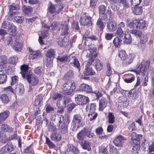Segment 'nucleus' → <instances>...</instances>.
<instances>
[{
  "mask_svg": "<svg viewBox=\"0 0 154 154\" xmlns=\"http://www.w3.org/2000/svg\"><path fill=\"white\" fill-rule=\"evenodd\" d=\"M64 8V6L62 3L55 5L50 2L48 7V12L51 14H53V16H54L56 14H58Z\"/></svg>",
  "mask_w": 154,
  "mask_h": 154,
  "instance_id": "obj_1",
  "label": "nucleus"
},
{
  "mask_svg": "<svg viewBox=\"0 0 154 154\" xmlns=\"http://www.w3.org/2000/svg\"><path fill=\"white\" fill-rule=\"evenodd\" d=\"M76 88L74 82H66L63 85V93L66 95H71L75 91Z\"/></svg>",
  "mask_w": 154,
  "mask_h": 154,
  "instance_id": "obj_2",
  "label": "nucleus"
},
{
  "mask_svg": "<svg viewBox=\"0 0 154 154\" xmlns=\"http://www.w3.org/2000/svg\"><path fill=\"white\" fill-rule=\"evenodd\" d=\"M96 107V103H93L88 104L86 106L85 109L89 113L88 116L90 121L94 120L97 116V113L95 112Z\"/></svg>",
  "mask_w": 154,
  "mask_h": 154,
  "instance_id": "obj_3",
  "label": "nucleus"
},
{
  "mask_svg": "<svg viewBox=\"0 0 154 154\" xmlns=\"http://www.w3.org/2000/svg\"><path fill=\"white\" fill-rule=\"evenodd\" d=\"M147 26L146 22L142 19H135L128 23V27L131 29H134L135 27L136 29H142L146 28Z\"/></svg>",
  "mask_w": 154,
  "mask_h": 154,
  "instance_id": "obj_4",
  "label": "nucleus"
},
{
  "mask_svg": "<svg viewBox=\"0 0 154 154\" xmlns=\"http://www.w3.org/2000/svg\"><path fill=\"white\" fill-rule=\"evenodd\" d=\"M98 9L100 17H103L105 16L106 18H109V19H112V12L109 7L107 8L106 13V7L104 5H100L98 7Z\"/></svg>",
  "mask_w": 154,
  "mask_h": 154,
  "instance_id": "obj_5",
  "label": "nucleus"
},
{
  "mask_svg": "<svg viewBox=\"0 0 154 154\" xmlns=\"http://www.w3.org/2000/svg\"><path fill=\"white\" fill-rule=\"evenodd\" d=\"M95 74V72L91 66H85V71L82 78L85 80H89V76L94 75Z\"/></svg>",
  "mask_w": 154,
  "mask_h": 154,
  "instance_id": "obj_6",
  "label": "nucleus"
},
{
  "mask_svg": "<svg viewBox=\"0 0 154 154\" xmlns=\"http://www.w3.org/2000/svg\"><path fill=\"white\" fill-rule=\"evenodd\" d=\"M89 99L87 96L81 94H77L75 97V101L79 105H84L89 102Z\"/></svg>",
  "mask_w": 154,
  "mask_h": 154,
  "instance_id": "obj_7",
  "label": "nucleus"
},
{
  "mask_svg": "<svg viewBox=\"0 0 154 154\" xmlns=\"http://www.w3.org/2000/svg\"><path fill=\"white\" fill-rule=\"evenodd\" d=\"M91 17L88 15H86V13L83 14L80 17L79 22L81 25L89 26L91 23Z\"/></svg>",
  "mask_w": 154,
  "mask_h": 154,
  "instance_id": "obj_8",
  "label": "nucleus"
},
{
  "mask_svg": "<svg viewBox=\"0 0 154 154\" xmlns=\"http://www.w3.org/2000/svg\"><path fill=\"white\" fill-rule=\"evenodd\" d=\"M110 19L109 18L106 17L105 16L103 17H100L97 19L96 23V25L97 27L99 29V30H100L101 32L100 35V38L101 34L103 32V29L105 26V24L103 22V20L106 21Z\"/></svg>",
  "mask_w": 154,
  "mask_h": 154,
  "instance_id": "obj_9",
  "label": "nucleus"
},
{
  "mask_svg": "<svg viewBox=\"0 0 154 154\" xmlns=\"http://www.w3.org/2000/svg\"><path fill=\"white\" fill-rule=\"evenodd\" d=\"M52 132L50 135L51 140L54 142H58L62 139L61 135L57 132V129L55 127H53Z\"/></svg>",
  "mask_w": 154,
  "mask_h": 154,
  "instance_id": "obj_10",
  "label": "nucleus"
},
{
  "mask_svg": "<svg viewBox=\"0 0 154 154\" xmlns=\"http://www.w3.org/2000/svg\"><path fill=\"white\" fill-rule=\"evenodd\" d=\"M28 76L25 78L26 79L27 81L31 86H35L39 82V79L35 75H32L31 74H28Z\"/></svg>",
  "mask_w": 154,
  "mask_h": 154,
  "instance_id": "obj_11",
  "label": "nucleus"
},
{
  "mask_svg": "<svg viewBox=\"0 0 154 154\" xmlns=\"http://www.w3.org/2000/svg\"><path fill=\"white\" fill-rule=\"evenodd\" d=\"M60 123L59 129L61 133L64 134L68 133V127L69 122L65 119L62 122L60 119L59 121Z\"/></svg>",
  "mask_w": 154,
  "mask_h": 154,
  "instance_id": "obj_12",
  "label": "nucleus"
},
{
  "mask_svg": "<svg viewBox=\"0 0 154 154\" xmlns=\"http://www.w3.org/2000/svg\"><path fill=\"white\" fill-rule=\"evenodd\" d=\"M14 147L12 143L11 142L8 143L0 149V152L2 154H6L11 152L14 149Z\"/></svg>",
  "mask_w": 154,
  "mask_h": 154,
  "instance_id": "obj_13",
  "label": "nucleus"
},
{
  "mask_svg": "<svg viewBox=\"0 0 154 154\" xmlns=\"http://www.w3.org/2000/svg\"><path fill=\"white\" fill-rule=\"evenodd\" d=\"M139 45L141 50H144L146 47V44L148 42V38L146 34H143L140 37Z\"/></svg>",
  "mask_w": 154,
  "mask_h": 154,
  "instance_id": "obj_14",
  "label": "nucleus"
},
{
  "mask_svg": "<svg viewBox=\"0 0 154 154\" xmlns=\"http://www.w3.org/2000/svg\"><path fill=\"white\" fill-rule=\"evenodd\" d=\"M131 143L134 145L140 144V139L142 138L143 135L142 134H137L135 132H133L131 135Z\"/></svg>",
  "mask_w": 154,
  "mask_h": 154,
  "instance_id": "obj_15",
  "label": "nucleus"
},
{
  "mask_svg": "<svg viewBox=\"0 0 154 154\" xmlns=\"http://www.w3.org/2000/svg\"><path fill=\"white\" fill-rule=\"evenodd\" d=\"M29 68L28 65L26 64H23L20 66L21 72L20 73L23 78H25L29 75L28 74H31L30 72L28 71Z\"/></svg>",
  "mask_w": 154,
  "mask_h": 154,
  "instance_id": "obj_16",
  "label": "nucleus"
},
{
  "mask_svg": "<svg viewBox=\"0 0 154 154\" xmlns=\"http://www.w3.org/2000/svg\"><path fill=\"white\" fill-rule=\"evenodd\" d=\"M150 63V62L149 60L145 61L143 63V66L142 64L140 67L139 69V72H140L142 75L143 76L145 75V72H146L147 70L149 69Z\"/></svg>",
  "mask_w": 154,
  "mask_h": 154,
  "instance_id": "obj_17",
  "label": "nucleus"
},
{
  "mask_svg": "<svg viewBox=\"0 0 154 154\" xmlns=\"http://www.w3.org/2000/svg\"><path fill=\"white\" fill-rule=\"evenodd\" d=\"M135 57L134 54H130L125 57V59L122 60L123 64L125 66L131 64Z\"/></svg>",
  "mask_w": 154,
  "mask_h": 154,
  "instance_id": "obj_18",
  "label": "nucleus"
},
{
  "mask_svg": "<svg viewBox=\"0 0 154 154\" xmlns=\"http://www.w3.org/2000/svg\"><path fill=\"white\" fill-rule=\"evenodd\" d=\"M125 139L124 137L121 135H119L115 138L113 141L115 145L117 146H123L124 141Z\"/></svg>",
  "mask_w": 154,
  "mask_h": 154,
  "instance_id": "obj_19",
  "label": "nucleus"
},
{
  "mask_svg": "<svg viewBox=\"0 0 154 154\" xmlns=\"http://www.w3.org/2000/svg\"><path fill=\"white\" fill-rule=\"evenodd\" d=\"M70 62V64H73V66L78 69L79 70L80 69V63L77 58L75 56H72L71 57H69V59L68 62Z\"/></svg>",
  "mask_w": 154,
  "mask_h": 154,
  "instance_id": "obj_20",
  "label": "nucleus"
},
{
  "mask_svg": "<svg viewBox=\"0 0 154 154\" xmlns=\"http://www.w3.org/2000/svg\"><path fill=\"white\" fill-rule=\"evenodd\" d=\"M11 46L15 51H20L22 48V43L18 39L16 40L14 43L11 44Z\"/></svg>",
  "mask_w": 154,
  "mask_h": 154,
  "instance_id": "obj_21",
  "label": "nucleus"
},
{
  "mask_svg": "<svg viewBox=\"0 0 154 154\" xmlns=\"http://www.w3.org/2000/svg\"><path fill=\"white\" fill-rule=\"evenodd\" d=\"M79 89L80 91H85L88 93H91L92 91L91 86L85 83L81 84L79 86Z\"/></svg>",
  "mask_w": 154,
  "mask_h": 154,
  "instance_id": "obj_22",
  "label": "nucleus"
},
{
  "mask_svg": "<svg viewBox=\"0 0 154 154\" xmlns=\"http://www.w3.org/2000/svg\"><path fill=\"white\" fill-rule=\"evenodd\" d=\"M69 20H68V23L66 21H64L63 24H62L61 26L62 27L61 29L62 32L60 34L61 35H68L69 33L68 30L69 29L68 27V23H69Z\"/></svg>",
  "mask_w": 154,
  "mask_h": 154,
  "instance_id": "obj_23",
  "label": "nucleus"
},
{
  "mask_svg": "<svg viewBox=\"0 0 154 154\" xmlns=\"http://www.w3.org/2000/svg\"><path fill=\"white\" fill-rule=\"evenodd\" d=\"M139 92L137 91L131 90L130 91H126V96L128 97H132L134 99L137 98L139 96Z\"/></svg>",
  "mask_w": 154,
  "mask_h": 154,
  "instance_id": "obj_24",
  "label": "nucleus"
},
{
  "mask_svg": "<svg viewBox=\"0 0 154 154\" xmlns=\"http://www.w3.org/2000/svg\"><path fill=\"white\" fill-rule=\"evenodd\" d=\"M107 101L105 98L102 97L99 100V110L102 111L106 107Z\"/></svg>",
  "mask_w": 154,
  "mask_h": 154,
  "instance_id": "obj_25",
  "label": "nucleus"
},
{
  "mask_svg": "<svg viewBox=\"0 0 154 154\" xmlns=\"http://www.w3.org/2000/svg\"><path fill=\"white\" fill-rule=\"evenodd\" d=\"M10 114V112L8 110H6L0 113V124H2L6 120Z\"/></svg>",
  "mask_w": 154,
  "mask_h": 154,
  "instance_id": "obj_26",
  "label": "nucleus"
},
{
  "mask_svg": "<svg viewBox=\"0 0 154 154\" xmlns=\"http://www.w3.org/2000/svg\"><path fill=\"white\" fill-rule=\"evenodd\" d=\"M22 10L25 15L27 16L31 14L33 11L32 7L29 6L23 5Z\"/></svg>",
  "mask_w": 154,
  "mask_h": 154,
  "instance_id": "obj_27",
  "label": "nucleus"
},
{
  "mask_svg": "<svg viewBox=\"0 0 154 154\" xmlns=\"http://www.w3.org/2000/svg\"><path fill=\"white\" fill-rule=\"evenodd\" d=\"M80 145L83 149L87 150L88 151L91 150L90 146V142L87 140H85L81 142Z\"/></svg>",
  "mask_w": 154,
  "mask_h": 154,
  "instance_id": "obj_28",
  "label": "nucleus"
},
{
  "mask_svg": "<svg viewBox=\"0 0 154 154\" xmlns=\"http://www.w3.org/2000/svg\"><path fill=\"white\" fill-rule=\"evenodd\" d=\"M74 73L72 70H69L64 75L62 78L63 80H69L74 77Z\"/></svg>",
  "mask_w": 154,
  "mask_h": 154,
  "instance_id": "obj_29",
  "label": "nucleus"
},
{
  "mask_svg": "<svg viewBox=\"0 0 154 154\" xmlns=\"http://www.w3.org/2000/svg\"><path fill=\"white\" fill-rule=\"evenodd\" d=\"M1 129L3 132L9 133L13 132L14 130V129L11 127L5 124L1 125Z\"/></svg>",
  "mask_w": 154,
  "mask_h": 154,
  "instance_id": "obj_30",
  "label": "nucleus"
},
{
  "mask_svg": "<svg viewBox=\"0 0 154 154\" xmlns=\"http://www.w3.org/2000/svg\"><path fill=\"white\" fill-rule=\"evenodd\" d=\"M94 66L97 71H100L103 67V62L98 59H96L94 63Z\"/></svg>",
  "mask_w": 154,
  "mask_h": 154,
  "instance_id": "obj_31",
  "label": "nucleus"
},
{
  "mask_svg": "<svg viewBox=\"0 0 154 154\" xmlns=\"http://www.w3.org/2000/svg\"><path fill=\"white\" fill-rule=\"evenodd\" d=\"M30 54L32 56V59H35L41 55V53L39 50L33 51L30 48H29Z\"/></svg>",
  "mask_w": 154,
  "mask_h": 154,
  "instance_id": "obj_32",
  "label": "nucleus"
},
{
  "mask_svg": "<svg viewBox=\"0 0 154 154\" xmlns=\"http://www.w3.org/2000/svg\"><path fill=\"white\" fill-rule=\"evenodd\" d=\"M82 120V117L79 114H76L74 116L72 122L75 126L76 125H79L81 123Z\"/></svg>",
  "mask_w": 154,
  "mask_h": 154,
  "instance_id": "obj_33",
  "label": "nucleus"
},
{
  "mask_svg": "<svg viewBox=\"0 0 154 154\" xmlns=\"http://www.w3.org/2000/svg\"><path fill=\"white\" fill-rule=\"evenodd\" d=\"M133 13L136 15H139L143 12L142 7L141 6H135L132 8Z\"/></svg>",
  "mask_w": 154,
  "mask_h": 154,
  "instance_id": "obj_34",
  "label": "nucleus"
},
{
  "mask_svg": "<svg viewBox=\"0 0 154 154\" xmlns=\"http://www.w3.org/2000/svg\"><path fill=\"white\" fill-rule=\"evenodd\" d=\"M85 136L89 138H92L94 135V133L91 132V129H89L87 127L84 128L82 130Z\"/></svg>",
  "mask_w": 154,
  "mask_h": 154,
  "instance_id": "obj_35",
  "label": "nucleus"
},
{
  "mask_svg": "<svg viewBox=\"0 0 154 154\" xmlns=\"http://www.w3.org/2000/svg\"><path fill=\"white\" fill-rule=\"evenodd\" d=\"M85 136L89 138H92L94 135V133L91 132V129H89L87 127L84 128L82 130Z\"/></svg>",
  "mask_w": 154,
  "mask_h": 154,
  "instance_id": "obj_36",
  "label": "nucleus"
},
{
  "mask_svg": "<svg viewBox=\"0 0 154 154\" xmlns=\"http://www.w3.org/2000/svg\"><path fill=\"white\" fill-rule=\"evenodd\" d=\"M69 57H70L67 54H65L61 56H58L57 57V59L60 62L65 63L69 61Z\"/></svg>",
  "mask_w": 154,
  "mask_h": 154,
  "instance_id": "obj_37",
  "label": "nucleus"
},
{
  "mask_svg": "<svg viewBox=\"0 0 154 154\" xmlns=\"http://www.w3.org/2000/svg\"><path fill=\"white\" fill-rule=\"evenodd\" d=\"M131 146H132L131 152L133 154H137L138 153V151L140 150V144H135L134 143V145L131 143Z\"/></svg>",
  "mask_w": 154,
  "mask_h": 154,
  "instance_id": "obj_38",
  "label": "nucleus"
},
{
  "mask_svg": "<svg viewBox=\"0 0 154 154\" xmlns=\"http://www.w3.org/2000/svg\"><path fill=\"white\" fill-rule=\"evenodd\" d=\"M119 37H116L113 41V43L115 48H119L121 45L122 40Z\"/></svg>",
  "mask_w": 154,
  "mask_h": 154,
  "instance_id": "obj_39",
  "label": "nucleus"
},
{
  "mask_svg": "<svg viewBox=\"0 0 154 154\" xmlns=\"http://www.w3.org/2000/svg\"><path fill=\"white\" fill-rule=\"evenodd\" d=\"M116 23L108 22L107 25V28L109 30L110 32H113L115 31L116 29Z\"/></svg>",
  "mask_w": 154,
  "mask_h": 154,
  "instance_id": "obj_40",
  "label": "nucleus"
},
{
  "mask_svg": "<svg viewBox=\"0 0 154 154\" xmlns=\"http://www.w3.org/2000/svg\"><path fill=\"white\" fill-rule=\"evenodd\" d=\"M126 75L127 78L124 79V81L126 83H131L135 79L134 75L132 74H127Z\"/></svg>",
  "mask_w": 154,
  "mask_h": 154,
  "instance_id": "obj_41",
  "label": "nucleus"
},
{
  "mask_svg": "<svg viewBox=\"0 0 154 154\" xmlns=\"http://www.w3.org/2000/svg\"><path fill=\"white\" fill-rule=\"evenodd\" d=\"M107 118L108 122L109 124H113L115 122V117L112 112L108 113Z\"/></svg>",
  "mask_w": 154,
  "mask_h": 154,
  "instance_id": "obj_42",
  "label": "nucleus"
},
{
  "mask_svg": "<svg viewBox=\"0 0 154 154\" xmlns=\"http://www.w3.org/2000/svg\"><path fill=\"white\" fill-rule=\"evenodd\" d=\"M124 35V43L127 44H130L132 41V37L131 35L128 32Z\"/></svg>",
  "mask_w": 154,
  "mask_h": 154,
  "instance_id": "obj_43",
  "label": "nucleus"
},
{
  "mask_svg": "<svg viewBox=\"0 0 154 154\" xmlns=\"http://www.w3.org/2000/svg\"><path fill=\"white\" fill-rule=\"evenodd\" d=\"M0 98L2 102L5 104L8 103L10 100L8 96L5 94H2L0 95Z\"/></svg>",
  "mask_w": 154,
  "mask_h": 154,
  "instance_id": "obj_44",
  "label": "nucleus"
},
{
  "mask_svg": "<svg viewBox=\"0 0 154 154\" xmlns=\"http://www.w3.org/2000/svg\"><path fill=\"white\" fill-rule=\"evenodd\" d=\"M107 147V146L106 144L105 143L102 144L99 148L100 152L104 154H107L108 152Z\"/></svg>",
  "mask_w": 154,
  "mask_h": 154,
  "instance_id": "obj_45",
  "label": "nucleus"
},
{
  "mask_svg": "<svg viewBox=\"0 0 154 154\" xmlns=\"http://www.w3.org/2000/svg\"><path fill=\"white\" fill-rule=\"evenodd\" d=\"M55 51L54 49L51 48L46 52V58H53L55 55Z\"/></svg>",
  "mask_w": 154,
  "mask_h": 154,
  "instance_id": "obj_46",
  "label": "nucleus"
},
{
  "mask_svg": "<svg viewBox=\"0 0 154 154\" xmlns=\"http://www.w3.org/2000/svg\"><path fill=\"white\" fill-rule=\"evenodd\" d=\"M9 28V29H8V30L9 31L11 30L10 34L12 36H15L16 34V31L17 29L16 27L13 24H11Z\"/></svg>",
  "mask_w": 154,
  "mask_h": 154,
  "instance_id": "obj_47",
  "label": "nucleus"
},
{
  "mask_svg": "<svg viewBox=\"0 0 154 154\" xmlns=\"http://www.w3.org/2000/svg\"><path fill=\"white\" fill-rule=\"evenodd\" d=\"M130 32V33L134 35L136 37L139 38L142 35L141 31L138 29H133L131 30Z\"/></svg>",
  "mask_w": 154,
  "mask_h": 154,
  "instance_id": "obj_48",
  "label": "nucleus"
},
{
  "mask_svg": "<svg viewBox=\"0 0 154 154\" xmlns=\"http://www.w3.org/2000/svg\"><path fill=\"white\" fill-rule=\"evenodd\" d=\"M128 55L126 51L124 50H121L119 51L118 57L122 60L125 59V57Z\"/></svg>",
  "mask_w": 154,
  "mask_h": 154,
  "instance_id": "obj_49",
  "label": "nucleus"
},
{
  "mask_svg": "<svg viewBox=\"0 0 154 154\" xmlns=\"http://www.w3.org/2000/svg\"><path fill=\"white\" fill-rule=\"evenodd\" d=\"M85 135L82 130L77 134V139L79 141H82L84 139Z\"/></svg>",
  "mask_w": 154,
  "mask_h": 154,
  "instance_id": "obj_50",
  "label": "nucleus"
},
{
  "mask_svg": "<svg viewBox=\"0 0 154 154\" xmlns=\"http://www.w3.org/2000/svg\"><path fill=\"white\" fill-rule=\"evenodd\" d=\"M110 3L112 8L113 10H116L117 9V0H108Z\"/></svg>",
  "mask_w": 154,
  "mask_h": 154,
  "instance_id": "obj_51",
  "label": "nucleus"
},
{
  "mask_svg": "<svg viewBox=\"0 0 154 154\" xmlns=\"http://www.w3.org/2000/svg\"><path fill=\"white\" fill-rule=\"evenodd\" d=\"M69 151L74 154H78L79 151L77 147L74 146L73 145H70L69 147Z\"/></svg>",
  "mask_w": 154,
  "mask_h": 154,
  "instance_id": "obj_52",
  "label": "nucleus"
},
{
  "mask_svg": "<svg viewBox=\"0 0 154 154\" xmlns=\"http://www.w3.org/2000/svg\"><path fill=\"white\" fill-rule=\"evenodd\" d=\"M7 77L5 73H0V84L5 83L7 80Z\"/></svg>",
  "mask_w": 154,
  "mask_h": 154,
  "instance_id": "obj_53",
  "label": "nucleus"
},
{
  "mask_svg": "<svg viewBox=\"0 0 154 154\" xmlns=\"http://www.w3.org/2000/svg\"><path fill=\"white\" fill-rule=\"evenodd\" d=\"M18 61V58L16 57H11L8 59V61L10 63L13 65H16Z\"/></svg>",
  "mask_w": 154,
  "mask_h": 154,
  "instance_id": "obj_54",
  "label": "nucleus"
},
{
  "mask_svg": "<svg viewBox=\"0 0 154 154\" xmlns=\"http://www.w3.org/2000/svg\"><path fill=\"white\" fill-rule=\"evenodd\" d=\"M46 143L48 145L50 148L53 149L55 147V144L47 137H46Z\"/></svg>",
  "mask_w": 154,
  "mask_h": 154,
  "instance_id": "obj_55",
  "label": "nucleus"
},
{
  "mask_svg": "<svg viewBox=\"0 0 154 154\" xmlns=\"http://www.w3.org/2000/svg\"><path fill=\"white\" fill-rule=\"evenodd\" d=\"M125 34L122 29H117L115 33V35L116 37L121 38L123 37Z\"/></svg>",
  "mask_w": 154,
  "mask_h": 154,
  "instance_id": "obj_56",
  "label": "nucleus"
},
{
  "mask_svg": "<svg viewBox=\"0 0 154 154\" xmlns=\"http://www.w3.org/2000/svg\"><path fill=\"white\" fill-rule=\"evenodd\" d=\"M8 9L9 12H13L14 11L19 10L20 9V6L18 5H13L9 6Z\"/></svg>",
  "mask_w": 154,
  "mask_h": 154,
  "instance_id": "obj_57",
  "label": "nucleus"
},
{
  "mask_svg": "<svg viewBox=\"0 0 154 154\" xmlns=\"http://www.w3.org/2000/svg\"><path fill=\"white\" fill-rule=\"evenodd\" d=\"M106 66L107 67V69L106 72V75L108 76H109L112 74V71L110 66V64L109 61L107 63Z\"/></svg>",
  "mask_w": 154,
  "mask_h": 154,
  "instance_id": "obj_58",
  "label": "nucleus"
},
{
  "mask_svg": "<svg viewBox=\"0 0 154 154\" xmlns=\"http://www.w3.org/2000/svg\"><path fill=\"white\" fill-rule=\"evenodd\" d=\"M97 49L95 47H94L91 49L90 51V56L96 58L98 55V53H97Z\"/></svg>",
  "mask_w": 154,
  "mask_h": 154,
  "instance_id": "obj_59",
  "label": "nucleus"
},
{
  "mask_svg": "<svg viewBox=\"0 0 154 154\" xmlns=\"http://www.w3.org/2000/svg\"><path fill=\"white\" fill-rule=\"evenodd\" d=\"M54 108L50 104H47L45 109V111L47 113H52L54 111Z\"/></svg>",
  "mask_w": 154,
  "mask_h": 154,
  "instance_id": "obj_60",
  "label": "nucleus"
},
{
  "mask_svg": "<svg viewBox=\"0 0 154 154\" xmlns=\"http://www.w3.org/2000/svg\"><path fill=\"white\" fill-rule=\"evenodd\" d=\"M62 97V95L61 94L58 93H56L54 94L52 97V99L53 100L55 101L58 99L57 102L58 101H60V99H61Z\"/></svg>",
  "mask_w": 154,
  "mask_h": 154,
  "instance_id": "obj_61",
  "label": "nucleus"
},
{
  "mask_svg": "<svg viewBox=\"0 0 154 154\" xmlns=\"http://www.w3.org/2000/svg\"><path fill=\"white\" fill-rule=\"evenodd\" d=\"M3 91L4 92L8 94L14 93V91L12 86H10L4 88Z\"/></svg>",
  "mask_w": 154,
  "mask_h": 154,
  "instance_id": "obj_62",
  "label": "nucleus"
},
{
  "mask_svg": "<svg viewBox=\"0 0 154 154\" xmlns=\"http://www.w3.org/2000/svg\"><path fill=\"white\" fill-rule=\"evenodd\" d=\"M7 61V58L5 55L0 56V66L6 63Z\"/></svg>",
  "mask_w": 154,
  "mask_h": 154,
  "instance_id": "obj_63",
  "label": "nucleus"
},
{
  "mask_svg": "<svg viewBox=\"0 0 154 154\" xmlns=\"http://www.w3.org/2000/svg\"><path fill=\"white\" fill-rule=\"evenodd\" d=\"M23 85H19L16 87V91L19 93H23Z\"/></svg>",
  "mask_w": 154,
  "mask_h": 154,
  "instance_id": "obj_64",
  "label": "nucleus"
}]
</instances>
